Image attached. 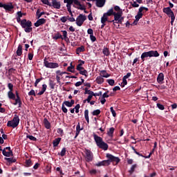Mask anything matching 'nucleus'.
<instances>
[{
  "mask_svg": "<svg viewBox=\"0 0 177 177\" xmlns=\"http://www.w3.org/2000/svg\"><path fill=\"white\" fill-rule=\"evenodd\" d=\"M111 9H112V15L114 16V19L112 21L114 27L120 28V24H122V21H124L122 12H114V8H111Z\"/></svg>",
  "mask_w": 177,
  "mask_h": 177,
  "instance_id": "obj_1",
  "label": "nucleus"
},
{
  "mask_svg": "<svg viewBox=\"0 0 177 177\" xmlns=\"http://www.w3.org/2000/svg\"><path fill=\"white\" fill-rule=\"evenodd\" d=\"M106 157L108 158V160L99 162L95 165L96 167L110 165V162H116V164H118V162H120V159L118 157H115L110 153H107Z\"/></svg>",
  "mask_w": 177,
  "mask_h": 177,
  "instance_id": "obj_2",
  "label": "nucleus"
},
{
  "mask_svg": "<svg viewBox=\"0 0 177 177\" xmlns=\"http://www.w3.org/2000/svg\"><path fill=\"white\" fill-rule=\"evenodd\" d=\"M93 138L97 146L100 147V149H102V150H107V149H109V145L103 141V138L96 134L93 135Z\"/></svg>",
  "mask_w": 177,
  "mask_h": 177,
  "instance_id": "obj_3",
  "label": "nucleus"
},
{
  "mask_svg": "<svg viewBox=\"0 0 177 177\" xmlns=\"http://www.w3.org/2000/svg\"><path fill=\"white\" fill-rule=\"evenodd\" d=\"M160 56V53L157 50H150L148 52H145L141 55V59L142 62H145V59L146 57H158Z\"/></svg>",
  "mask_w": 177,
  "mask_h": 177,
  "instance_id": "obj_4",
  "label": "nucleus"
},
{
  "mask_svg": "<svg viewBox=\"0 0 177 177\" xmlns=\"http://www.w3.org/2000/svg\"><path fill=\"white\" fill-rule=\"evenodd\" d=\"M19 122H20V118H19V115H15V117L12 120H10L7 123V127H10L11 128H17L19 125Z\"/></svg>",
  "mask_w": 177,
  "mask_h": 177,
  "instance_id": "obj_5",
  "label": "nucleus"
},
{
  "mask_svg": "<svg viewBox=\"0 0 177 177\" xmlns=\"http://www.w3.org/2000/svg\"><path fill=\"white\" fill-rule=\"evenodd\" d=\"M44 66L46 68H57L59 67V64L56 62H49L46 57L44 59Z\"/></svg>",
  "mask_w": 177,
  "mask_h": 177,
  "instance_id": "obj_6",
  "label": "nucleus"
},
{
  "mask_svg": "<svg viewBox=\"0 0 177 177\" xmlns=\"http://www.w3.org/2000/svg\"><path fill=\"white\" fill-rule=\"evenodd\" d=\"M109 16H113V9H109L106 12L103 14L101 18L102 24H106V21H108Z\"/></svg>",
  "mask_w": 177,
  "mask_h": 177,
  "instance_id": "obj_7",
  "label": "nucleus"
},
{
  "mask_svg": "<svg viewBox=\"0 0 177 177\" xmlns=\"http://www.w3.org/2000/svg\"><path fill=\"white\" fill-rule=\"evenodd\" d=\"M86 20V16L80 14L76 19V24L78 27H81L84 24V21Z\"/></svg>",
  "mask_w": 177,
  "mask_h": 177,
  "instance_id": "obj_8",
  "label": "nucleus"
},
{
  "mask_svg": "<svg viewBox=\"0 0 177 177\" xmlns=\"http://www.w3.org/2000/svg\"><path fill=\"white\" fill-rule=\"evenodd\" d=\"M73 8L79 9L80 10H85V6H84L80 0H75L73 3Z\"/></svg>",
  "mask_w": 177,
  "mask_h": 177,
  "instance_id": "obj_9",
  "label": "nucleus"
},
{
  "mask_svg": "<svg viewBox=\"0 0 177 177\" xmlns=\"http://www.w3.org/2000/svg\"><path fill=\"white\" fill-rule=\"evenodd\" d=\"M85 154L86 161L89 162L93 160V153H92V151H89L88 149H86Z\"/></svg>",
  "mask_w": 177,
  "mask_h": 177,
  "instance_id": "obj_10",
  "label": "nucleus"
},
{
  "mask_svg": "<svg viewBox=\"0 0 177 177\" xmlns=\"http://www.w3.org/2000/svg\"><path fill=\"white\" fill-rule=\"evenodd\" d=\"M21 26L22 28H26L27 27H31L32 26V23L30 21H27V19H23L21 21Z\"/></svg>",
  "mask_w": 177,
  "mask_h": 177,
  "instance_id": "obj_11",
  "label": "nucleus"
},
{
  "mask_svg": "<svg viewBox=\"0 0 177 177\" xmlns=\"http://www.w3.org/2000/svg\"><path fill=\"white\" fill-rule=\"evenodd\" d=\"M142 16H143V13H142V9H139L138 14L135 17L136 20L133 21V24L134 25L136 24V23H138L139 20L142 19Z\"/></svg>",
  "mask_w": 177,
  "mask_h": 177,
  "instance_id": "obj_12",
  "label": "nucleus"
},
{
  "mask_svg": "<svg viewBox=\"0 0 177 177\" xmlns=\"http://www.w3.org/2000/svg\"><path fill=\"white\" fill-rule=\"evenodd\" d=\"M163 12L164 13H166V15H167L169 17H171L175 15V14H174V12L172 11V10H171V8L169 7L163 8Z\"/></svg>",
  "mask_w": 177,
  "mask_h": 177,
  "instance_id": "obj_13",
  "label": "nucleus"
},
{
  "mask_svg": "<svg viewBox=\"0 0 177 177\" xmlns=\"http://www.w3.org/2000/svg\"><path fill=\"white\" fill-rule=\"evenodd\" d=\"M46 23V19L41 18L39 19L35 23V27H39V26H42V24H45Z\"/></svg>",
  "mask_w": 177,
  "mask_h": 177,
  "instance_id": "obj_14",
  "label": "nucleus"
},
{
  "mask_svg": "<svg viewBox=\"0 0 177 177\" xmlns=\"http://www.w3.org/2000/svg\"><path fill=\"white\" fill-rule=\"evenodd\" d=\"M51 6H53L55 9H60V6H62V5L60 4V1L53 0Z\"/></svg>",
  "mask_w": 177,
  "mask_h": 177,
  "instance_id": "obj_15",
  "label": "nucleus"
},
{
  "mask_svg": "<svg viewBox=\"0 0 177 177\" xmlns=\"http://www.w3.org/2000/svg\"><path fill=\"white\" fill-rule=\"evenodd\" d=\"M13 5H12V3H10L8 4H4V9L6 10V12H12V10L13 9Z\"/></svg>",
  "mask_w": 177,
  "mask_h": 177,
  "instance_id": "obj_16",
  "label": "nucleus"
},
{
  "mask_svg": "<svg viewBox=\"0 0 177 177\" xmlns=\"http://www.w3.org/2000/svg\"><path fill=\"white\" fill-rule=\"evenodd\" d=\"M2 153L3 156H4L5 157H12L13 156V151H5V149H3Z\"/></svg>",
  "mask_w": 177,
  "mask_h": 177,
  "instance_id": "obj_17",
  "label": "nucleus"
},
{
  "mask_svg": "<svg viewBox=\"0 0 177 177\" xmlns=\"http://www.w3.org/2000/svg\"><path fill=\"white\" fill-rule=\"evenodd\" d=\"M157 81L158 84H162V81H164V73H159L157 78Z\"/></svg>",
  "mask_w": 177,
  "mask_h": 177,
  "instance_id": "obj_18",
  "label": "nucleus"
},
{
  "mask_svg": "<svg viewBox=\"0 0 177 177\" xmlns=\"http://www.w3.org/2000/svg\"><path fill=\"white\" fill-rule=\"evenodd\" d=\"M17 56H21V55H23V46H21V45H19L17 50Z\"/></svg>",
  "mask_w": 177,
  "mask_h": 177,
  "instance_id": "obj_19",
  "label": "nucleus"
},
{
  "mask_svg": "<svg viewBox=\"0 0 177 177\" xmlns=\"http://www.w3.org/2000/svg\"><path fill=\"white\" fill-rule=\"evenodd\" d=\"M44 124L46 129H50V122L48 121V119L46 118L44 119Z\"/></svg>",
  "mask_w": 177,
  "mask_h": 177,
  "instance_id": "obj_20",
  "label": "nucleus"
},
{
  "mask_svg": "<svg viewBox=\"0 0 177 177\" xmlns=\"http://www.w3.org/2000/svg\"><path fill=\"white\" fill-rule=\"evenodd\" d=\"M61 140H62L61 138L55 139L53 142L54 147H57V146H59V144L60 143Z\"/></svg>",
  "mask_w": 177,
  "mask_h": 177,
  "instance_id": "obj_21",
  "label": "nucleus"
},
{
  "mask_svg": "<svg viewBox=\"0 0 177 177\" xmlns=\"http://www.w3.org/2000/svg\"><path fill=\"white\" fill-rule=\"evenodd\" d=\"M100 73H101V77H102V78H109V77H110V75L107 73L106 71H101Z\"/></svg>",
  "mask_w": 177,
  "mask_h": 177,
  "instance_id": "obj_22",
  "label": "nucleus"
},
{
  "mask_svg": "<svg viewBox=\"0 0 177 177\" xmlns=\"http://www.w3.org/2000/svg\"><path fill=\"white\" fill-rule=\"evenodd\" d=\"M8 96L9 99H12V100H15V99H16V95H15V93H13L12 91H8Z\"/></svg>",
  "mask_w": 177,
  "mask_h": 177,
  "instance_id": "obj_23",
  "label": "nucleus"
},
{
  "mask_svg": "<svg viewBox=\"0 0 177 177\" xmlns=\"http://www.w3.org/2000/svg\"><path fill=\"white\" fill-rule=\"evenodd\" d=\"M80 131H82V129H81V126L80 125V123H78L76 127V135H75V138H77V136H78V135H80Z\"/></svg>",
  "mask_w": 177,
  "mask_h": 177,
  "instance_id": "obj_24",
  "label": "nucleus"
},
{
  "mask_svg": "<svg viewBox=\"0 0 177 177\" xmlns=\"http://www.w3.org/2000/svg\"><path fill=\"white\" fill-rule=\"evenodd\" d=\"M96 82L97 84H103L104 82V79L102 76H98L96 78Z\"/></svg>",
  "mask_w": 177,
  "mask_h": 177,
  "instance_id": "obj_25",
  "label": "nucleus"
},
{
  "mask_svg": "<svg viewBox=\"0 0 177 177\" xmlns=\"http://www.w3.org/2000/svg\"><path fill=\"white\" fill-rule=\"evenodd\" d=\"M89 111H88V109H86L84 111V117L86 118V120L88 124H89Z\"/></svg>",
  "mask_w": 177,
  "mask_h": 177,
  "instance_id": "obj_26",
  "label": "nucleus"
},
{
  "mask_svg": "<svg viewBox=\"0 0 177 177\" xmlns=\"http://www.w3.org/2000/svg\"><path fill=\"white\" fill-rule=\"evenodd\" d=\"M49 86L50 89H55V86H56V83H55V81L50 80H49Z\"/></svg>",
  "mask_w": 177,
  "mask_h": 177,
  "instance_id": "obj_27",
  "label": "nucleus"
},
{
  "mask_svg": "<svg viewBox=\"0 0 177 177\" xmlns=\"http://www.w3.org/2000/svg\"><path fill=\"white\" fill-rule=\"evenodd\" d=\"M84 50H85V47L82 46L77 48L76 53H77V55H80V53H81V52H84Z\"/></svg>",
  "mask_w": 177,
  "mask_h": 177,
  "instance_id": "obj_28",
  "label": "nucleus"
},
{
  "mask_svg": "<svg viewBox=\"0 0 177 177\" xmlns=\"http://www.w3.org/2000/svg\"><path fill=\"white\" fill-rule=\"evenodd\" d=\"M102 53L104 55V56H109L110 50H109V48H104L102 50Z\"/></svg>",
  "mask_w": 177,
  "mask_h": 177,
  "instance_id": "obj_29",
  "label": "nucleus"
},
{
  "mask_svg": "<svg viewBox=\"0 0 177 177\" xmlns=\"http://www.w3.org/2000/svg\"><path fill=\"white\" fill-rule=\"evenodd\" d=\"M133 150H134V152L136 153V154H137L140 157H145V158H150V156H151V153H149V156H144L140 153L136 151V149H135V148H133Z\"/></svg>",
  "mask_w": 177,
  "mask_h": 177,
  "instance_id": "obj_30",
  "label": "nucleus"
},
{
  "mask_svg": "<svg viewBox=\"0 0 177 177\" xmlns=\"http://www.w3.org/2000/svg\"><path fill=\"white\" fill-rule=\"evenodd\" d=\"M115 129L111 127L109 129V131L107 132V135L111 138H113V134L114 133Z\"/></svg>",
  "mask_w": 177,
  "mask_h": 177,
  "instance_id": "obj_31",
  "label": "nucleus"
},
{
  "mask_svg": "<svg viewBox=\"0 0 177 177\" xmlns=\"http://www.w3.org/2000/svg\"><path fill=\"white\" fill-rule=\"evenodd\" d=\"M15 102L14 103L15 106H17V104H19V107H21V100L20 98H16L15 99Z\"/></svg>",
  "mask_w": 177,
  "mask_h": 177,
  "instance_id": "obj_32",
  "label": "nucleus"
},
{
  "mask_svg": "<svg viewBox=\"0 0 177 177\" xmlns=\"http://www.w3.org/2000/svg\"><path fill=\"white\" fill-rule=\"evenodd\" d=\"M60 38L62 39H63V37H62V35H60V33H59V32L55 34V35L53 37V39H55V40L60 39Z\"/></svg>",
  "mask_w": 177,
  "mask_h": 177,
  "instance_id": "obj_33",
  "label": "nucleus"
},
{
  "mask_svg": "<svg viewBox=\"0 0 177 177\" xmlns=\"http://www.w3.org/2000/svg\"><path fill=\"white\" fill-rule=\"evenodd\" d=\"M43 15H45V12H39V9H38V10H37L36 16H37V19H40V17H41Z\"/></svg>",
  "mask_w": 177,
  "mask_h": 177,
  "instance_id": "obj_34",
  "label": "nucleus"
},
{
  "mask_svg": "<svg viewBox=\"0 0 177 177\" xmlns=\"http://www.w3.org/2000/svg\"><path fill=\"white\" fill-rule=\"evenodd\" d=\"M113 12H115V13H120V12H122V10H121L120 6H115L113 8Z\"/></svg>",
  "mask_w": 177,
  "mask_h": 177,
  "instance_id": "obj_35",
  "label": "nucleus"
},
{
  "mask_svg": "<svg viewBox=\"0 0 177 177\" xmlns=\"http://www.w3.org/2000/svg\"><path fill=\"white\" fill-rule=\"evenodd\" d=\"M79 73L82 75H85L86 77H88V71L86 70H85V68H84L83 70L80 71Z\"/></svg>",
  "mask_w": 177,
  "mask_h": 177,
  "instance_id": "obj_36",
  "label": "nucleus"
},
{
  "mask_svg": "<svg viewBox=\"0 0 177 177\" xmlns=\"http://www.w3.org/2000/svg\"><path fill=\"white\" fill-rule=\"evenodd\" d=\"M68 71L70 73H74V66H73V62L71 63V66L68 67L67 68Z\"/></svg>",
  "mask_w": 177,
  "mask_h": 177,
  "instance_id": "obj_37",
  "label": "nucleus"
},
{
  "mask_svg": "<svg viewBox=\"0 0 177 177\" xmlns=\"http://www.w3.org/2000/svg\"><path fill=\"white\" fill-rule=\"evenodd\" d=\"M4 160L8 162H16V159H13V158H5Z\"/></svg>",
  "mask_w": 177,
  "mask_h": 177,
  "instance_id": "obj_38",
  "label": "nucleus"
},
{
  "mask_svg": "<svg viewBox=\"0 0 177 177\" xmlns=\"http://www.w3.org/2000/svg\"><path fill=\"white\" fill-rule=\"evenodd\" d=\"M75 0H64V3H67L66 5L71 6L74 3Z\"/></svg>",
  "mask_w": 177,
  "mask_h": 177,
  "instance_id": "obj_39",
  "label": "nucleus"
},
{
  "mask_svg": "<svg viewBox=\"0 0 177 177\" xmlns=\"http://www.w3.org/2000/svg\"><path fill=\"white\" fill-rule=\"evenodd\" d=\"M83 69H84V67H82V64H79L77 66L76 70H77V71L79 72L82 71Z\"/></svg>",
  "mask_w": 177,
  "mask_h": 177,
  "instance_id": "obj_40",
  "label": "nucleus"
},
{
  "mask_svg": "<svg viewBox=\"0 0 177 177\" xmlns=\"http://www.w3.org/2000/svg\"><path fill=\"white\" fill-rule=\"evenodd\" d=\"M25 32H31L32 31V28L31 26H27L24 28Z\"/></svg>",
  "mask_w": 177,
  "mask_h": 177,
  "instance_id": "obj_41",
  "label": "nucleus"
},
{
  "mask_svg": "<svg viewBox=\"0 0 177 177\" xmlns=\"http://www.w3.org/2000/svg\"><path fill=\"white\" fill-rule=\"evenodd\" d=\"M135 168H136V165H133L130 169V170L129 171V172L131 174H133L134 171H135Z\"/></svg>",
  "mask_w": 177,
  "mask_h": 177,
  "instance_id": "obj_42",
  "label": "nucleus"
},
{
  "mask_svg": "<svg viewBox=\"0 0 177 177\" xmlns=\"http://www.w3.org/2000/svg\"><path fill=\"white\" fill-rule=\"evenodd\" d=\"M26 138L28 139H30V140H32L33 142H35V140H37V138L32 136H26Z\"/></svg>",
  "mask_w": 177,
  "mask_h": 177,
  "instance_id": "obj_43",
  "label": "nucleus"
},
{
  "mask_svg": "<svg viewBox=\"0 0 177 177\" xmlns=\"http://www.w3.org/2000/svg\"><path fill=\"white\" fill-rule=\"evenodd\" d=\"M41 2L44 3V5H48V6H52V3H50L48 0H41Z\"/></svg>",
  "mask_w": 177,
  "mask_h": 177,
  "instance_id": "obj_44",
  "label": "nucleus"
},
{
  "mask_svg": "<svg viewBox=\"0 0 177 177\" xmlns=\"http://www.w3.org/2000/svg\"><path fill=\"white\" fill-rule=\"evenodd\" d=\"M107 82L111 85V86H113L115 84V81L113 79L108 80Z\"/></svg>",
  "mask_w": 177,
  "mask_h": 177,
  "instance_id": "obj_45",
  "label": "nucleus"
},
{
  "mask_svg": "<svg viewBox=\"0 0 177 177\" xmlns=\"http://www.w3.org/2000/svg\"><path fill=\"white\" fill-rule=\"evenodd\" d=\"M128 84V82H127V79H125V77L122 78V82L121 84L122 86H125V85H127Z\"/></svg>",
  "mask_w": 177,
  "mask_h": 177,
  "instance_id": "obj_46",
  "label": "nucleus"
},
{
  "mask_svg": "<svg viewBox=\"0 0 177 177\" xmlns=\"http://www.w3.org/2000/svg\"><path fill=\"white\" fill-rule=\"evenodd\" d=\"M60 156L64 157L66 156V148H63L60 152Z\"/></svg>",
  "mask_w": 177,
  "mask_h": 177,
  "instance_id": "obj_47",
  "label": "nucleus"
},
{
  "mask_svg": "<svg viewBox=\"0 0 177 177\" xmlns=\"http://www.w3.org/2000/svg\"><path fill=\"white\" fill-rule=\"evenodd\" d=\"M99 114H100V111L99 109L93 111V115H99Z\"/></svg>",
  "mask_w": 177,
  "mask_h": 177,
  "instance_id": "obj_48",
  "label": "nucleus"
},
{
  "mask_svg": "<svg viewBox=\"0 0 177 177\" xmlns=\"http://www.w3.org/2000/svg\"><path fill=\"white\" fill-rule=\"evenodd\" d=\"M60 20H61L62 23H66V21H67V20H68V16L67 17H62L60 18Z\"/></svg>",
  "mask_w": 177,
  "mask_h": 177,
  "instance_id": "obj_49",
  "label": "nucleus"
},
{
  "mask_svg": "<svg viewBox=\"0 0 177 177\" xmlns=\"http://www.w3.org/2000/svg\"><path fill=\"white\" fill-rule=\"evenodd\" d=\"M156 106L159 109V110H164L165 109V107H164V105L158 103Z\"/></svg>",
  "mask_w": 177,
  "mask_h": 177,
  "instance_id": "obj_50",
  "label": "nucleus"
},
{
  "mask_svg": "<svg viewBox=\"0 0 177 177\" xmlns=\"http://www.w3.org/2000/svg\"><path fill=\"white\" fill-rule=\"evenodd\" d=\"M84 79H82V82H77L75 83V86H81V85H82V84H84Z\"/></svg>",
  "mask_w": 177,
  "mask_h": 177,
  "instance_id": "obj_51",
  "label": "nucleus"
},
{
  "mask_svg": "<svg viewBox=\"0 0 177 177\" xmlns=\"http://www.w3.org/2000/svg\"><path fill=\"white\" fill-rule=\"evenodd\" d=\"M64 104H65V106H66L67 107H73V106L71 105L69 101H65L64 102Z\"/></svg>",
  "mask_w": 177,
  "mask_h": 177,
  "instance_id": "obj_52",
  "label": "nucleus"
},
{
  "mask_svg": "<svg viewBox=\"0 0 177 177\" xmlns=\"http://www.w3.org/2000/svg\"><path fill=\"white\" fill-rule=\"evenodd\" d=\"M41 81H42V78L37 79L35 82V86L37 87L38 84H39V82H41Z\"/></svg>",
  "mask_w": 177,
  "mask_h": 177,
  "instance_id": "obj_53",
  "label": "nucleus"
},
{
  "mask_svg": "<svg viewBox=\"0 0 177 177\" xmlns=\"http://www.w3.org/2000/svg\"><path fill=\"white\" fill-rule=\"evenodd\" d=\"M80 104H77L75 106V113H80Z\"/></svg>",
  "mask_w": 177,
  "mask_h": 177,
  "instance_id": "obj_54",
  "label": "nucleus"
},
{
  "mask_svg": "<svg viewBox=\"0 0 177 177\" xmlns=\"http://www.w3.org/2000/svg\"><path fill=\"white\" fill-rule=\"evenodd\" d=\"M8 88L10 89V91H13V84L12 83L8 84Z\"/></svg>",
  "mask_w": 177,
  "mask_h": 177,
  "instance_id": "obj_55",
  "label": "nucleus"
},
{
  "mask_svg": "<svg viewBox=\"0 0 177 177\" xmlns=\"http://www.w3.org/2000/svg\"><path fill=\"white\" fill-rule=\"evenodd\" d=\"M90 39L92 41V42H95V41H96V37H95L93 35H91Z\"/></svg>",
  "mask_w": 177,
  "mask_h": 177,
  "instance_id": "obj_56",
  "label": "nucleus"
},
{
  "mask_svg": "<svg viewBox=\"0 0 177 177\" xmlns=\"http://www.w3.org/2000/svg\"><path fill=\"white\" fill-rule=\"evenodd\" d=\"M68 21H71V23H73V21H75V19L74 17H70L69 16H68Z\"/></svg>",
  "mask_w": 177,
  "mask_h": 177,
  "instance_id": "obj_57",
  "label": "nucleus"
},
{
  "mask_svg": "<svg viewBox=\"0 0 177 177\" xmlns=\"http://www.w3.org/2000/svg\"><path fill=\"white\" fill-rule=\"evenodd\" d=\"M28 95L29 96H35V91L34 90H31L29 93H28Z\"/></svg>",
  "mask_w": 177,
  "mask_h": 177,
  "instance_id": "obj_58",
  "label": "nucleus"
},
{
  "mask_svg": "<svg viewBox=\"0 0 177 177\" xmlns=\"http://www.w3.org/2000/svg\"><path fill=\"white\" fill-rule=\"evenodd\" d=\"M171 17V25L174 26V22L175 21V15H172Z\"/></svg>",
  "mask_w": 177,
  "mask_h": 177,
  "instance_id": "obj_59",
  "label": "nucleus"
},
{
  "mask_svg": "<svg viewBox=\"0 0 177 177\" xmlns=\"http://www.w3.org/2000/svg\"><path fill=\"white\" fill-rule=\"evenodd\" d=\"M62 34H63V39H66V38H67V31L66 30H62Z\"/></svg>",
  "mask_w": 177,
  "mask_h": 177,
  "instance_id": "obj_60",
  "label": "nucleus"
},
{
  "mask_svg": "<svg viewBox=\"0 0 177 177\" xmlns=\"http://www.w3.org/2000/svg\"><path fill=\"white\" fill-rule=\"evenodd\" d=\"M46 88H48V86L46 84H43L41 91L45 93L46 91Z\"/></svg>",
  "mask_w": 177,
  "mask_h": 177,
  "instance_id": "obj_61",
  "label": "nucleus"
},
{
  "mask_svg": "<svg viewBox=\"0 0 177 177\" xmlns=\"http://www.w3.org/2000/svg\"><path fill=\"white\" fill-rule=\"evenodd\" d=\"M62 110L63 113H67V111H68L67 108H66V106H64V104H62Z\"/></svg>",
  "mask_w": 177,
  "mask_h": 177,
  "instance_id": "obj_62",
  "label": "nucleus"
},
{
  "mask_svg": "<svg viewBox=\"0 0 177 177\" xmlns=\"http://www.w3.org/2000/svg\"><path fill=\"white\" fill-rule=\"evenodd\" d=\"M87 33L89 34L90 35H93V30H92V28L88 29Z\"/></svg>",
  "mask_w": 177,
  "mask_h": 177,
  "instance_id": "obj_63",
  "label": "nucleus"
},
{
  "mask_svg": "<svg viewBox=\"0 0 177 177\" xmlns=\"http://www.w3.org/2000/svg\"><path fill=\"white\" fill-rule=\"evenodd\" d=\"M56 74H57V75H58L59 77H62V75H63V73H62V71H57Z\"/></svg>",
  "mask_w": 177,
  "mask_h": 177,
  "instance_id": "obj_64",
  "label": "nucleus"
}]
</instances>
